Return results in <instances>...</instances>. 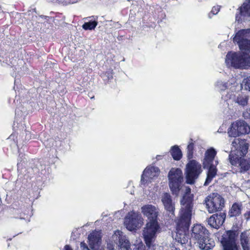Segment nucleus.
I'll list each match as a JSON object with an SVG mask.
<instances>
[{"mask_svg":"<svg viewBox=\"0 0 250 250\" xmlns=\"http://www.w3.org/2000/svg\"><path fill=\"white\" fill-rule=\"evenodd\" d=\"M191 189L186 187L185 194L181 200V208L179 213V218L176 224L177 234H186L188 230L193 212L192 195L190 194Z\"/></svg>","mask_w":250,"mask_h":250,"instance_id":"f257e3e1","label":"nucleus"},{"mask_svg":"<svg viewBox=\"0 0 250 250\" xmlns=\"http://www.w3.org/2000/svg\"><path fill=\"white\" fill-rule=\"evenodd\" d=\"M231 153L229 155L230 164L239 167L240 171L243 172L250 169V162L243 157L247 152L249 148L246 141L235 138L232 141Z\"/></svg>","mask_w":250,"mask_h":250,"instance_id":"f03ea898","label":"nucleus"},{"mask_svg":"<svg viewBox=\"0 0 250 250\" xmlns=\"http://www.w3.org/2000/svg\"><path fill=\"white\" fill-rule=\"evenodd\" d=\"M216 152L213 148H211L206 151L205 154V158L203 161V167L208 169L207 177L204 185H208L212 179L215 176L217 169L213 164Z\"/></svg>","mask_w":250,"mask_h":250,"instance_id":"7ed1b4c3","label":"nucleus"},{"mask_svg":"<svg viewBox=\"0 0 250 250\" xmlns=\"http://www.w3.org/2000/svg\"><path fill=\"white\" fill-rule=\"evenodd\" d=\"M169 188L172 193L178 195L181 188V184L183 181L182 170L180 168H172L168 174Z\"/></svg>","mask_w":250,"mask_h":250,"instance_id":"20e7f679","label":"nucleus"},{"mask_svg":"<svg viewBox=\"0 0 250 250\" xmlns=\"http://www.w3.org/2000/svg\"><path fill=\"white\" fill-rule=\"evenodd\" d=\"M250 29H242L236 33L233 42H237L240 49L244 52H250Z\"/></svg>","mask_w":250,"mask_h":250,"instance_id":"39448f33","label":"nucleus"},{"mask_svg":"<svg viewBox=\"0 0 250 250\" xmlns=\"http://www.w3.org/2000/svg\"><path fill=\"white\" fill-rule=\"evenodd\" d=\"M206 203L208 212L213 213L222 209L224 207L225 201L219 194L213 193L207 197Z\"/></svg>","mask_w":250,"mask_h":250,"instance_id":"423d86ee","label":"nucleus"},{"mask_svg":"<svg viewBox=\"0 0 250 250\" xmlns=\"http://www.w3.org/2000/svg\"><path fill=\"white\" fill-rule=\"evenodd\" d=\"M144 219L141 214L134 211L127 213L125 219V225L127 229L132 231L141 227Z\"/></svg>","mask_w":250,"mask_h":250,"instance_id":"0eeeda50","label":"nucleus"},{"mask_svg":"<svg viewBox=\"0 0 250 250\" xmlns=\"http://www.w3.org/2000/svg\"><path fill=\"white\" fill-rule=\"evenodd\" d=\"M250 132V127L247 123L244 121H237L231 124L228 133L229 137H236Z\"/></svg>","mask_w":250,"mask_h":250,"instance_id":"6e6552de","label":"nucleus"},{"mask_svg":"<svg viewBox=\"0 0 250 250\" xmlns=\"http://www.w3.org/2000/svg\"><path fill=\"white\" fill-rule=\"evenodd\" d=\"M201 172V166L195 160L190 161L186 166V179L188 184H193Z\"/></svg>","mask_w":250,"mask_h":250,"instance_id":"1a4fd4ad","label":"nucleus"},{"mask_svg":"<svg viewBox=\"0 0 250 250\" xmlns=\"http://www.w3.org/2000/svg\"><path fill=\"white\" fill-rule=\"evenodd\" d=\"M243 55L240 53L229 52L226 55V63L228 67L242 68Z\"/></svg>","mask_w":250,"mask_h":250,"instance_id":"9d476101","label":"nucleus"},{"mask_svg":"<svg viewBox=\"0 0 250 250\" xmlns=\"http://www.w3.org/2000/svg\"><path fill=\"white\" fill-rule=\"evenodd\" d=\"M218 239L223 250H238L235 235H219Z\"/></svg>","mask_w":250,"mask_h":250,"instance_id":"9b49d317","label":"nucleus"},{"mask_svg":"<svg viewBox=\"0 0 250 250\" xmlns=\"http://www.w3.org/2000/svg\"><path fill=\"white\" fill-rule=\"evenodd\" d=\"M160 173V170L157 167H148L144 171L142 175L141 182L145 184L151 182V181L157 178Z\"/></svg>","mask_w":250,"mask_h":250,"instance_id":"f8f14e48","label":"nucleus"},{"mask_svg":"<svg viewBox=\"0 0 250 250\" xmlns=\"http://www.w3.org/2000/svg\"><path fill=\"white\" fill-rule=\"evenodd\" d=\"M141 211L148 220H157L158 209L152 205H146L141 208Z\"/></svg>","mask_w":250,"mask_h":250,"instance_id":"ddd939ff","label":"nucleus"},{"mask_svg":"<svg viewBox=\"0 0 250 250\" xmlns=\"http://www.w3.org/2000/svg\"><path fill=\"white\" fill-rule=\"evenodd\" d=\"M160 227L157 220H149L144 228L143 234H156L159 233Z\"/></svg>","mask_w":250,"mask_h":250,"instance_id":"4468645a","label":"nucleus"},{"mask_svg":"<svg viewBox=\"0 0 250 250\" xmlns=\"http://www.w3.org/2000/svg\"><path fill=\"white\" fill-rule=\"evenodd\" d=\"M161 201L165 207V209L171 215H174L173 212L174 210V204L172 202L171 196L167 193H164L161 196Z\"/></svg>","mask_w":250,"mask_h":250,"instance_id":"2eb2a0df","label":"nucleus"},{"mask_svg":"<svg viewBox=\"0 0 250 250\" xmlns=\"http://www.w3.org/2000/svg\"><path fill=\"white\" fill-rule=\"evenodd\" d=\"M243 209V204L241 202L234 203L230 208L229 214L230 217L238 216L241 214Z\"/></svg>","mask_w":250,"mask_h":250,"instance_id":"dca6fc26","label":"nucleus"},{"mask_svg":"<svg viewBox=\"0 0 250 250\" xmlns=\"http://www.w3.org/2000/svg\"><path fill=\"white\" fill-rule=\"evenodd\" d=\"M88 240L90 247L93 250H97L101 243V235H88Z\"/></svg>","mask_w":250,"mask_h":250,"instance_id":"f3484780","label":"nucleus"},{"mask_svg":"<svg viewBox=\"0 0 250 250\" xmlns=\"http://www.w3.org/2000/svg\"><path fill=\"white\" fill-rule=\"evenodd\" d=\"M119 247L118 250H131L130 242L125 235H120L119 237Z\"/></svg>","mask_w":250,"mask_h":250,"instance_id":"a211bd4d","label":"nucleus"},{"mask_svg":"<svg viewBox=\"0 0 250 250\" xmlns=\"http://www.w3.org/2000/svg\"><path fill=\"white\" fill-rule=\"evenodd\" d=\"M239 13L242 16H250V0L245 1L239 8Z\"/></svg>","mask_w":250,"mask_h":250,"instance_id":"6ab92c4d","label":"nucleus"},{"mask_svg":"<svg viewBox=\"0 0 250 250\" xmlns=\"http://www.w3.org/2000/svg\"><path fill=\"white\" fill-rule=\"evenodd\" d=\"M193 234H208V230L200 224L194 226L192 229Z\"/></svg>","mask_w":250,"mask_h":250,"instance_id":"aec40b11","label":"nucleus"},{"mask_svg":"<svg viewBox=\"0 0 250 250\" xmlns=\"http://www.w3.org/2000/svg\"><path fill=\"white\" fill-rule=\"evenodd\" d=\"M170 153L175 160H179L182 156L181 150L177 146H174L171 147Z\"/></svg>","mask_w":250,"mask_h":250,"instance_id":"412c9836","label":"nucleus"},{"mask_svg":"<svg viewBox=\"0 0 250 250\" xmlns=\"http://www.w3.org/2000/svg\"><path fill=\"white\" fill-rule=\"evenodd\" d=\"M214 216L215 217V224L216 226V229H217L223 224L225 219V214L223 213H220L219 214H215Z\"/></svg>","mask_w":250,"mask_h":250,"instance_id":"4be33fe9","label":"nucleus"},{"mask_svg":"<svg viewBox=\"0 0 250 250\" xmlns=\"http://www.w3.org/2000/svg\"><path fill=\"white\" fill-rule=\"evenodd\" d=\"M248 101V97L244 95H239L236 100V103H237L239 105L243 106L247 104Z\"/></svg>","mask_w":250,"mask_h":250,"instance_id":"5701e85b","label":"nucleus"},{"mask_svg":"<svg viewBox=\"0 0 250 250\" xmlns=\"http://www.w3.org/2000/svg\"><path fill=\"white\" fill-rule=\"evenodd\" d=\"M98 22L94 21H89L86 22H85L82 26L84 30H93L94 29L96 26L97 25Z\"/></svg>","mask_w":250,"mask_h":250,"instance_id":"b1692460","label":"nucleus"},{"mask_svg":"<svg viewBox=\"0 0 250 250\" xmlns=\"http://www.w3.org/2000/svg\"><path fill=\"white\" fill-rule=\"evenodd\" d=\"M249 68H250V56L244 55L242 68L248 69Z\"/></svg>","mask_w":250,"mask_h":250,"instance_id":"393cba45","label":"nucleus"},{"mask_svg":"<svg viewBox=\"0 0 250 250\" xmlns=\"http://www.w3.org/2000/svg\"><path fill=\"white\" fill-rule=\"evenodd\" d=\"M241 243L243 250H249L248 238L247 235H241Z\"/></svg>","mask_w":250,"mask_h":250,"instance_id":"a878e982","label":"nucleus"},{"mask_svg":"<svg viewBox=\"0 0 250 250\" xmlns=\"http://www.w3.org/2000/svg\"><path fill=\"white\" fill-rule=\"evenodd\" d=\"M241 225H236V226H233L231 230H230V231H231V233L229 234H239L240 233H241V234H244L243 232H241Z\"/></svg>","mask_w":250,"mask_h":250,"instance_id":"bb28decb","label":"nucleus"},{"mask_svg":"<svg viewBox=\"0 0 250 250\" xmlns=\"http://www.w3.org/2000/svg\"><path fill=\"white\" fill-rule=\"evenodd\" d=\"M133 250H145V246L141 240H137V243L133 246Z\"/></svg>","mask_w":250,"mask_h":250,"instance_id":"cd10ccee","label":"nucleus"},{"mask_svg":"<svg viewBox=\"0 0 250 250\" xmlns=\"http://www.w3.org/2000/svg\"><path fill=\"white\" fill-rule=\"evenodd\" d=\"M199 244L200 245V248L202 249H206L208 250L210 249V246H208V243L206 239H204V238H200L199 239Z\"/></svg>","mask_w":250,"mask_h":250,"instance_id":"c85d7f7f","label":"nucleus"},{"mask_svg":"<svg viewBox=\"0 0 250 250\" xmlns=\"http://www.w3.org/2000/svg\"><path fill=\"white\" fill-rule=\"evenodd\" d=\"M242 85L245 89L250 91V77L243 80Z\"/></svg>","mask_w":250,"mask_h":250,"instance_id":"c756f323","label":"nucleus"},{"mask_svg":"<svg viewBox=\"0 0 250 250\" xmlns=\"http://www.w3.org/2000/svg\"><path fill=\"white\" fill-rule=\"evenodd\" d=\"M216 87L221 91H223L227 88L228 85L227 83H224V82L220 81L217 82Z\"/></svg>","mask_w":250,"mask_h":250,"instance_id":"7c9ffc66","label":"nucleus"},{"mask_svg":"<svg viewBox=\"0 0 250 250\" xmlns=\"http://www.w3.org/2000/svg\"><path fill=\"white\" fill-rule=\"evenodd\" d=\"M174 239L182 244H185L188 240L187 238L185 237V235H175Z\"/></svg>","mask_w":250,"mask_h":250,"instance_id":"2f4dec72","label":"nucleus"},{"mask_svg":"<svg viewBox=\"0 0 250 250\" xmlns=\"http://www.w3.org/2000/svg\"><path fill=\"white\" fill-rule=\"evenodd\" d=\"M188 149V158L192 157V151L193 149V144L192 143H190L187 146Z\"/></svg>","mask_w":250,"mask_h":250,"instance_id":"473e14b6","label":"nucleus"},{"mask_svg":"<svg viewBox=\"0 0 250 250\" xmlns=\"http://www.w3.org/2000/svg\"><path fill=\"white\" fill-rule=\"evenodd\" d=\"M208 224L209 225L213 228H216V226L215 224V217L214 214L212 215L208 220Z\"/></svg>","mask_w":250,"mask_h":250,"instance_id":"72a5a7b5","label":"nucleus"},{"mask_svg":"<svg viewBox=\"0 0 250 250\" xmlns=\"http://www.w3.org/2000/svg\"><path fill=\"white\" fill-rule=\"evenodd\" d=\"M220 10V7L218 6H214L210 13L208 14V16H209V18H211V15H216L217 14L218 12Z\"/></svg>","mask_w":250,"mask_h":250,"instance_id":"f704fd0d","label":"nucleus"},{"mask_svg":"<svg viewBox=\"0 0 250 250\" xmlns=\"http://www.w3.org/2000/svg\"><path fill=\"white\" fill-rule=\"evenodd\" d=\"M244 218L246 220H250V210L246 211L244 214Z\"/></svg>","mask_w":250,"mask_h":250,"instance_id":"c9c22d12","label":"nucleus"},{"mask_svg":"<svg viewBox=\"0 0 250 250\" xmlns=\"http://www.w3.org/2000/svg\"><path fill=\"white\" fill-rule=\"evenodd\" d=\"M81 248L83 250H89L86 245L83 242L81 243Z\"/></svg>","mask_w":250,"mask_h":250,"instance_id":"e433bc0d","label":"nucleus"},{"mask_svg":"<svg viewBox=\"0 0 250 250\" xmlns=\"http://www.w3.org/2000/svg\"><path fill=\"white\" fill-rule=\"evenodd\" d=\"M107 248L108 250H114V246L113 243L107 244Z\"/></svg>","mask_w":250,"mask_h":250,"instance_id":"4c0bfd02","label":"nucleus"},{"mask_svg":"<svg viewBox=\"0 0 250 250\" xmlns=\"http://www.w3.org/2000/svg\"><path fill=\"white\" fill-rule=\"evenodd\" d=\"M102 233V232L101 229H95V232H94L92 234H100Z\"/></svg>","mask_w":250,"mask_h":250,"instance_id":"58836bf2","label":"nucleus"},{"mask_svg":"<svg viewBox=\"0 0 250 250\" xmlns=\"http://www.w3.org/2000/svg\"><path fill=\"white\" fill-rule=\"evenodd\" d=\"M64 250H72V249L69 246L66 245L64 247Z\"/></svg>","mask_w":250,"mask_h":250,"instance_id":"ea45409f","label":"nucleus"},{"mask_svg":"<svg viewBox=\"0 0 250 250\" xmlns=\"http://www.w3.org/2000/svg\"><path fill=\"white\" fill-rule=\"evenodd\" d=\"M114 234H120V231L119 230H117L116 231H115Z\"/></svg>","mask_w":250,"mask_h":250,"instance_id":"a19ab883","label":"nucleus"},{"mask_svg":"<svg viewBox=\"0 0 250 250\" xmlns=\"http://www.w3.org/2000/svg\"><path fill=\"white\" fill-rule=\"evenodd\" d=\"M244 116L245 117L249 118L250 117V113L248 115H246V113H244Z\"/></svg>","mask_w":250,"mask_h":250,"instance_id":"79ce46f5","label":"nucleus"},{"mask_svg":"<svg viewBox=\"0 0 250 250\" xmlns=\"http://www.w3.org/2000/svg\"><path fill=\"white\" fill-rule=\"evenodd\" d=\"M161 157H162V156H160V155H157V156L156 158H157L158 160H159V159H161Z\"/></svg>","mask_w":250,"mask_h":250,"instance_id":"37998d69","label":"nucleus"},{"mask_svg":"<svg viewBox=\"0 0 250 250\" xmlns=\"http://www.w3.org/2000/svg\"><path fill=\"white\" fill-rule=\"evenodd\" d=\"M236 19L238 21L239 20V19H238V16L237 15L236 16Z\"/></svg>","mask_w":250,"mask_h":250,"instance_id":"c03bdc74","label":"nucleus"},{"mask_svg":"<svg viewBox=\"0 0 250 250\" xmlns=\"http://www.w3.org/2000/svg\"><path fill=\"white\" fill-rule=\"evenodd\" d=\"M71 2H72V3H74V2H75V1L72 0V1H71Z\"/></svg>","mask_w":250,"mask_h":250,"instance_id":"a18cd8bd","label":"nucleus"},{"mask_svg":"<svg viewBox=\"0 0 250 250\" xmlns=\"http://www.w3.org/2000/svg\"><path fill=\"white\" fill-rule=\"evenodd\" d=\"M215 165H216L217 164V162L215 161Z\"/></svg>","mask_w":250,"mask_h":250,"instance_id":"49530a36","label":"nucleus"}]
</instances>
